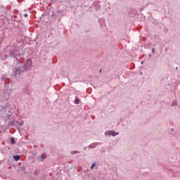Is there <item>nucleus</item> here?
Listing matches in <instances>:
<instances>
[{
  "instance_id": "1",
  "label": "nucleus",
  "mask_w": 180,
  "mask_h": 180,
  "mask_svg": "<svg viewBox=\"0 0 180 180\" xmlns=\"http://www.w3.org/2000/svg\"><path fill=\"white\" fill-rule=\"evenodd\" d=\"M32 67V60L29 59L27 60L25 65V70H29Z\"/></svg>"
},
{
  "instance_id": "2",
  "label": "nucleus",
  "mask_w": 180,
  "mask_h": 180,
  "mask_svg": "<svg viewBox=\"0 0 180 180\" xmlns=\"http://www.w3.org/2000/svg\"><path fill=\"white\" fill-rule=\"evenodd\" d=\"M108 134H109V136H117V134H119V133H117V134H116L115 131H108Z\"/></svg>"
},
{
  "instance_id": "3",
  "label": "nucleus",
  "mask_w": 180,
  "mask_h": 180,
  "mask_svg": "<svg viewBox=\"0 0 180 180\" xmlns=\"http://www.w3.org/2000/svg\"><path fill=\"white\" fill-rule=\"evenodd\" d=\"M46 158L44 157V156H43V155H39V158H38V160H39V161H44V159H45Z\"/></svg>"
},
{
  "instance_id": "4",
  "label": "nucleus",
  "mask_w": 180,
  "mask_h": 180,
  "mask_svg": "<svg viewBox=\"0 0 180 180\" xmlns=\"http://www.w3.org/2000/svg\"><path fill=\"white\" fill-rule=\"evenodd\" d=\"M13 158L15 161H19V160H20V156L19 155H14Z\"/></svg>"
},
{
  "instance_id": "5",
  "label": "nucleus",
  "mask_w": 180,
  "mask_h": 180,
  "mask_svg": "<svg viewBox=\"0 0 180 180\" xmlns=\"http://www.w3.org/2000/svg\"><path fill=\"white\" fill-rule=\"evenodd\" d=\"M75 103L76 105H79V99L76 98V99L75 100Z\"/></svg>"
},
{
  "instance_id": "6",
  "label": "nucleus",
  "mask_w": 180,
  "mask_h": 180,
  "mask_svg": "<svg viewBox=\"0 0 180 180\" xmlns=\"http://www.w3.org/2000/svg\"><path fill=\"white\" fill-rule=\"evenodd\" d=\"M20 70H19V68H18V69H16V70H15V74L16 75H19V74H20Z\"/></svg>"
},
{
  "instance_id": "7",
  "label": "nucleus",
  "mask_w": 180,
  "mask_h": 180,
  "mask_svg": "<svg viewBox=\"0 0 180 180\" xmlns=\"http://www.w3.org/2000/svg\"><path fill=\"white\" fill-rule=\"evenodd\" d=\"M11 144H15V139L13 137L11 138Z\"/></svg>"
},
{
  "instance_id": "8",
  "label": "nucleus",
  "mask_w": 180,
  "mask_h": 180,
  "mask_svg": "<svg viewBox=\"0 0 180 180\" xmlns=\"http://www.w3.org/2000/svg\"><path fill=\"white\" fill-rule=\"evenodd\" d=\"M96 163H93L91 167V169H94V167H96Z\"/></svg>"
},
{
  "instance_id": "9",
  "label": "nucleus",
  "mask_w": 180,
  "mask_h": 180,
  "mask_svg": "<svg viewBox=\"0 0 180 180\" xmlns=\"http://www.w3.org/2000/svg\"><path fill=\"white\" fill-rule=\"evenodd\" d=\"M24 16H25V18H27V14L25 13V14L24 15Z\"/></svg>"
},
{
  "instance_id": "10",
  "label": "nucleus",
  "mask_w": 180,
  "mask_h": 180,
  "mask_svg": "<svg viewBox=\"0 0 180 180\" xmlns=\"http://www.w3.org/2000/svg\"><path fill=\"white\" fill-rule=\"evenodd\" d=\"M77 151H75V153H73V154H77Z\"/></svg>"
},
{
  "instance_id": "11",
  "label": "nucleus",
  "mask_w": 180,
  "mask_h": 180,
  "mask_svg": "<svg viewBox=\"0 0 180 180\" xmlns=\"http://www.w3.org/2000/svg\"><path fill=\"white\" fill-rule=\"evenodd\" d=\"M100 72H102V70H100Z\"/></svg>"
},
{
  "instance_id": "12",
  "label": "nucleus",
  "mask_w": 180,
  "mask_h": 180,
  "mask_svg": "<svg viewBox=\"0 0 180 180\" xmlns=\"http://www.w3.org/2000/svg\"><path fill=\"white\" fill-rule=\"evenodd\" d=\"M153 51V53H154V49H153V51Z\"/></svg>"
}]
</instances>
